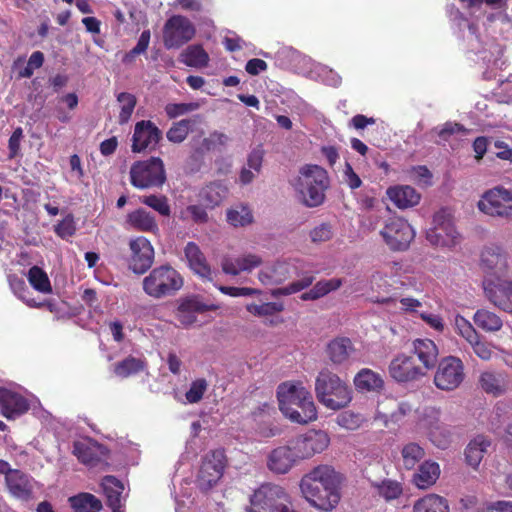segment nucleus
<instances>
[{"instance_id": "obj_59", "label": "nucleus", "mask_w": 512, "mask_h": 512, "mask_svg": "<svg viewBox=\"0 0 512 512\" xmlns=\"http://www.w3.org/2000/svg\"><path fill=\"white\" fill-rule=\"evenodd\" d=\"M332 228L331 225L327 223H322L319 226L315 227L310 232V237L313 242H325L332 238Z\"/></svg>"}, {"instance_id": "obj_15", "label": "nucleus", "mask_w": 512, "mask_h": 512, "mask_svg": "<svg viewBox=\"0 0 512 512\" xmlns=\"http://www.w3.org/2000/svg\"><path fill=\"white\" fill-rule=\"evenodd\" d=\"M73 454L81 463L91 468L105 470L109 466L107 462L109 450L104 445L91 439L75 441Z\"/></svg>"}, {"instance_id": "obj_5", "label": "nucleus", "mask_w": 512, "mask_h": 512, "mask_svg": "<svg viewBox=\"0 0 512 512\" xmlns=\"http://www.w3.org/2000/svg\"><path fill=\"white\" fill-rule=\"evenodd\" d=\"M184 284L181 274L170 265H161L143 279V291L154 299L175 295Z\"/></svg>"}, {"instance_id": "obj_24", "label": "nucleus", "mask_w": 512, "mask_h": 512, "mask_svg": "<svg viewBox=\"0 0 512 512\" xmlns=\"http://www.w3.org/2000/svg\"><path fill=\"white\" fill-rule=\"evenodd\" d=\"M30 408L28 400L19 393L0 387V413L7 418L15 419Z\"/></svg>"}, {"instance_id": "obj_57", "label": "nucleus", "mask_w": 512, "mask_h": 512, "mask_svg": "<svg viewBox=\"0 0 512 512\" xmlns=\"http://www.w3.org/2000/svg\"><path fill=\"white\" fill-rule=\"evenodd\" d=\"M469 344L474 353L482 360H490L494 354L491 344L482 340L481 336H478L477 339L473 340V342H470Z\"/></svg>"}, {"instance_id": "obj_19", "label": "nucleus", "mask_w": 512, "mask_h": 512, "mask_svg": "<svg viewBox=\"0 0 512 512\" xmlns=\"http://www.w3.org/2000/svg\"><path fill=\"white\" fill-rule=\"evenodd\" d=\"M129 246L131 249L130 269L136 274H144L150 269L154 261L153 246L143 236L132 239Z\"/></svg>"}, {"instance_id": "obj_64", "label": "nucleus", "mask_w": 512, "mask_h": 512, "mask_svg": "<svg viewBox=\"0 0 512 512\" xmlns=\"http://www.w3.org/2000/svg\"><path fill=\"white\" fill-rule=\"evenodd\" d=\"M264 151L257 148L251 151L247 158V167L252 169L255 173H260L263 163Z\"/></svg>"}, {"instance_id": "obj_42", "label": "nucleus", "mask_w": 512, "mask_h": 512, "mask_svg": "<svg viewBox=\"0 0 512 512\" xmlns=\"http://www.w3.org/2000/svg\"><path fill=\"white\" fill-rule=\"evenodd\" d=\"M29 284L38 292L49 294L52 286L47 273L37 265L32 266L27 273Z\"/></svg>"}, {"instance_id": "obj_41", "label": "nucleus", "mask_w": 512, "mask_h": 512, "mask_svg": "<svg viewBox=\"0 0 512 512\" xmlns=\"http://www.w3.org/2000/svg\"><path fill=\"white\" fill-rule=\"evenodd\" d=\"M341 285L342 280L338 278L320 280L309 291L302 293L300 298L303 301L317 300L328 293L337 290Z\"/></svg>"}, {"instance_id": "obj_47", "label": "nucleus", "mask_w": 512, "mask_h": 512, "mask_svg": "<svg viewBox=\"0 0 512 512\" xmlns=\"http://www.w3.org/2000/svg\"><path fill=\"white\" fill-rule=\"evenodd\" d=\"M403 465L406 469H413L424 457V449L417 443H408L402 449Z\"/></svg>"}, {"instance_id": "obj_50", "label": "nucleus", "mask_w": 512, "mask_h": 512, "mask_svg": "<svg viewBox=\"0 0 512 512\" xmlns=\"http://www.w3.org/2000/svg\"><path fill=\"white\" fill-rule=\"evenodd\" d=\"M140 202L153 210L157 211L160 215L170 216L171 209L168 199L164 195H147L140 197Z\"/></svg>"}, {"instance_id": "obj_11", "label": "nucleus", "mask_w": 512, "mask_h": 512, "mask_svg": "<svg viewBox=\"0 0 512 512\" xmlns=\"http://www.w3.org/2000/svg\"><path fill=\"white\" fill-rule=\"evenodd\" d=\"M465 379V367L462 360L455 356H447L440 360L435 375L434 384L442 391L457 389Z\"/></svg>"}, {"instance_id": "obj_62", "label": "nucleus", "mask_w": 512, "mask_h": 512, "mask_svg": "<svg viewBox=\"0 0 512 512\" xmlns=\"http://www.w3.org/2000/svg\"><path fill=\"white\" fill-rule=\"evenodd\" d=\"M184 213L189 214L193 222L197 224H204L209 219L205 208L200 205H189Z\"/></svg>"}, {"instance_id": "obj_21", "label": "nucleus", "mask_w": 512, "mask_h": 512, "mask_svg": "<svg viewBox=\"0 0 512 512\" xmlns=\"http://www.w3.org/2000/svg\"><path fill=\"white\" fill-rule=\"evenodd\" d=\"M300 460L291 448L290 441L286 445L278 446L270 451L267 457V468L274 474L284 475L289 473Z\"/></svg>"}, {"instance_id": "obj_6", "label": "nucleus", "mask_w": 512, "mask_h": 512, "mask_svg": "<svg viewBox=\"0 0 512 512\" xmlns=\"http://www.w3.org/2000/svg\"><path fill=\"white\" fill-rule=\"evenodd\" d=\"M250 512H298L293 508L290 495L277 484L264 483L250 498Z\"/></svg>"}, {"instance_id": "obj_30", "label": "nucleus", "mask_w": 512, "mask_h": 512, "mask_svg": "<svg viewBox=\"0 0 512 512\" xmlns=\"http://www.w3.org/2000/svg\"><path fill=\"white\" fill-rule=\"evenodd\" d=\"M387 196L399 209H406L417 205L420 194L411 186H394L387 190Z\"/></svg>"}, {"instance_id": "obj_16", "label": "nucleus", "mask_w": 512, "mask_h": 512, "mask_svg": "<svg viewBox=\"0 0 512 512\" xmlns=\"http://www.w3.org/2000/svg\"><path fill=\"white\" fill-rule=\"evenodd\" d=\"M388 372L398 383L412 382L426 375L423 368L415 363L413 355L406 353H399L391 360Z\"/></svg>"}, {"instance_id": "obj_46", "label": "nucleus", "mask_w": 512, "mask_h": 512, "mask_svg": "<svg viewBox=\"0 0 512 512\" xmlns=\"http://www.w3.org/2000/svg\"><path fill=\"white\" fill-rule=\"evenodd\" d=\"M192 125L191 119L174 122L166 133L168 141L176 144L182 143L187 138Z\"/></svg>"}, {"instance_id": "obj_22", "label": "nucleus", "mask_w": 512, "mask_h": 512, "mask_svg": "<svg viewBox=\"0 0 512 512\" xmlns=\"http://www.w3.org/2000/svg\"><path fill=\"white\" fill-rule=\"evenodd\" d=\"M484 290L486 297L495 307L512 315V280L490 281Z\"/></svg>"}, {"instance_id": "obj_1", "label": "nucleus", "mask_w": 512, "mask_h": 512, "mask_svg": "<svg viewBox=\"0 0 512 512\" xmlns=\"http://www.w3.org/2000/svg\"><path fill=\"white\" fill-rule=\"evenodd\" d=\"M343 481V475L332 466L321 464L303 475L299 487L311 507L331 512L340 502Z\"/></svg>"}, {"instance_id": "obj_31", "label": "nucleus", "mask_w": 512, "mask_h": 512, "mask_svg": "<svg viewBox=\"0 0 512 512\" xmlns=\"http://www.w3.org/2000/svg\"><path fill=\"white\" fill-rule=\"evenodd\" d=\"M126 224L129 228L142 232H156L158 224L155 217L143 208L136 209L127 214Z\"/></svg>"}, {"instance_id": "obj_38", "label": "nucleus", "mask_w": 512, "mask_h": 512, "mask_svg": "<svg viewBox=\"0 0 512 512\" xmlns=\"http://www.w3.org/2000/svg\"><path fill=\"white\" fill-rule=\"evenodd\" d=\"M473 321L478 328L485 332H497L503 326L501 317L488 309H478L474 313Z\"/></svg>"}, {"instance_id": "obj_45", "label": "nucleus", "mask_w": 512, "mask_h": 512, "mask_svg": "<svg viewBox=\"0 0 512 512\" xmlns=\"http://www.w3.org/2000/svg\"><path fill=\"white\" fill-rule=\"evenodd\" d=\"M227 221L234 227H243L253 221V215L248 206L239 205L227 211Z\"/></svg>"}, {"instance_id": "obj_34", "label": "nucleus", "mask_w": 512, "mask_h": 512, "mask_svg": "<svg viewBox=\"0 0 512 512\" xmlns=\"http://www.w3.org/2000/svg\"><path fill=\"white\" fill-rule=\"evenodd\" d=\"M354 385L361 391H380L384 387V380L379 373L363 368L355 375Z\"/></svg>"}, {"instance_id": "obj_28", "label": "nucleus", "mask_w": 512, "mask_h": 512, "mask_svg": "<svg viewBox=\"0 0 512 512\" xmlns=\"http://www.w3.org/2000/svg\"><path fill=\"white\" fill-rule=\"evenodd\" d=\"M355 348L352 341L347 337H336L326 346V354L334 365L346 363Z\"/></svg>"}, {"instance_id": "obj_8", "label": "nucleus", "mask_w": 512, "mask_h": 512, "mask_svg": "<svg viewBox=\"0 0 512 512\" xmlns=\"http://www.w3.org/2000/svg\"><path fill=\"white\" fill-rule=\"evenodd\" d=\"M166 181L164 163L159 157L136 161L130 168L131 185L137 189L162 187Z\"/></svg>"}, {"instance_id": "obj_60", "label": "nucleus", "mask_w": 512, "mask_h": 512, "mask_svg": "<svg viewBox=\"0 0 512 512\" xmlns=\"http://www.w3.org/2000/svg\"><path fill=\"white\" fill-rule=\"evenodd\" d=\"M413 180L422 185H431L432 173L426 166H416L411 170Z\"/></svg>"}, {"instance_id": "obj_37", "label": "nucleus", "mask_w": 512, "mask_h": 512, "mask_svg": "<svg viewBox=\"0 0 512 512\" xmlns=\"http://www.w3.org/2000/svg\"><path fill=\"white\" fill-rule=\"evenodd\" d=\"M413 512H449L448 501L437 494H428L414 503Z\"/></svg>"}, {"instance_id": "obj_33", "label": "nucleus", "mask_w": 512, "mask_h": 512, "mask_svg": "<svg viewBox=\"0 0 512 512\" xmlns=\"http://www.w3.org/2000/svg\"><path fill=\"white\" fill-rule=\"evenodd\" d=\"M490 445L491 442L487 437L483 435L476 436L469 442L465 449V458L467 463L473 468H477Z\"/></svg>"}, {"instance_id": "obj_61", "label": "nucleus", "mask_w": 512, "mask_h": 512, "mask_svg": "<svg viewBox=\"0 0 512 512\" xmlns=\"http://www.w3.org/2000/svg\"><path fill=\"white\" fill-rule=\"evenodd\" d=\"M55 233L64 238L75 233V225L72 216H67L55 226Z\"/></svg>"}, {"instance_id": "obj_27", "label": "nucleus", "mask_w": 512, "mask_h": 512, "mask_svg": "<svg viewBox=\"0 0 512 512\" xmlns=\"http://www.w3.org/2000/svg\"><path fill=\"white\" fill-rule=\"evenodd\" d=\"M413 353L421 362V368L426 372L435 367L438 358V348L431 339H416L413 342Z\"/></svg>"}, {"instance_id": "obj_58", "label": "nucleus", "mask_w": 512, "mask_h": 512, "mask_svg": "<svg viewBox=\"0 0 512 512\" xmlns=\"http://www.w3.org/2000/svg\"><path fill=\"white\" fill-rule=\"evenodd\" d=\"M23 129L21 127H17L13 133L11 134L8 140V159L12 160L16 158L20 154V145L23 139Z\"/></svg>"}, {"instance_id": "obj_7", "label": "nucleus", "mask_w": 512, "mask_h": 512, "mask_svg": "<svg viewBox=\"0 0 512 512\" xmlns=\"http://www.w3.org/2000/svg\"><path fill=\"white\" fill-rule=\"evenodd\" d=\"M460 238L452 211L449 208H441L433 216L432 226L426 232V239L433 246L451 248L460 242Z\"/></svg>"}, {"instance_id": "obj_63", "label": "nucleus", "mask_w": 512, "mask_h": 512, "mask_svg": "<svg viewBox=\"0 0 512 512\" xmlns=\"http://www.w3.org/2000/svg\"><path fill=\"white\" fill-rule=\"evenodd\" d=\"M431 441L441 449L447 448L450 443L449 432L445 429L436 428L430 432Z\"/></svg>"}, {"instance_id": "obj_26", "label": "nucleus", "mask_w": 512, "mask_h": 512, "mask_svg": "<svg viewBox=\"0 0 512 512\" xmlns=\"http://www.w3.org/2000/svg\"><path fill=\"white\" fill-rule=\"evenodd\" d=\"M261 264L262 259L260 256L249 253L237 258L224 256L221 261V268L225 274L237 276L241 272H249Z\"/></svg>"}, {"instance_id": "obj_10", "label": "nucleus", "mask_w": 512, "mask_h": 512, "mask_svg": "<svg viewBox=\"0 0 512 512\" xmlns=\"http://www.w3.org/2000/svg\"><path fill=\"white\" fill-rule=\"evenodd\" d=\"M195 26L183 15L168 18L163 27V43L167 49H178L194 38Z\"/></svg>"}, {"instance_id": "obj_2", "label": "nucleus", "mask_w": 512, "mask_h": 512, "mask_svg": "<svg viewBox=\"0 0 512 512\" xmlns=\"http://www.w3.org/2000/svg\"><path fill=\"white\" fill-rule=\"evenodd\" d=\"M279 409L291 422L307 424L317 419L311 393L300 383L284 382L278 386Z\"/></svg>"}, {"instance_id": "obj_3", "label": "nucleus", "mask_w": 512, "mask_h": 512, "mask_svg": "<svg viewBox=\"0 0 512 512\" xmlns=\"http://www.w3.org/2000/svg\"><path fill=\"white\" fill-rule=\"evenodd\" d=\"M328 172L321 166L306 164L299 170L294 187L301 195L307 207H318L325 200V192L329 188Z\"/></svg>"}, {"instance_id": "obj_49", "label": "nucleus", "mask_w": 512, "mask_h": 512, "mask_svg": "<svg viewBox=\"0 0 512 512\" xmlns=\"http://www.w3.org/2000/svg\"><path fill=\"white\" fill-rule=\"evenodd\" d=\"M479 383L481 388L488 394L499 396L504 393L505 388L500 378L493 372H483L480 375Z\"/></svg>"}, {"instance_id": "obj_48", "label": "nucleus", "mask_w": 512, "mask_h": 512, "mask_svg": "<svg viewBox=\"0 0 512 512\" xmlns=\"http://www.w3.org/2000/svg\"><path fill=\"white\" fill-rule=\"evenodd\" d=\"M117 101L121 104L118 122L119 124H125L132 116L137 104V99L135 95L131 93L121 92L117 95Z\"/></svg>"}, {"instance_id": "obj_35", "label": "nucleus", "mask_w": 512, "mask_h": 512, "mask_svg": "<svg viewBox=\"0 0 512 512\" xmlns=\"http://www.w3.org/2000/svg\"><path fill=\"white\" fill-rule=\"evenodd\" d=\"M440 475L438 463L425 461L419 466L418 472L413 477V482L420 489H427L432 486Z\"/></svg>"}, {"instance_id": "obj_55", "label": "nucleus", "mask_w": 512, "mask_h": 512, "mask_svg": "<svg viewBox=\"0 0 512 512\" xmlns=\"http://www.w3.org/2000/svg\"><path fill=\"white\" fill-rule=\"evenodd\" d=\"M437 135L443 141H448L454 134H467L468 129L460 123L447 121L442 126L435 128Z\"/></svg>"}, {"instance_id": "obj_32", "label": "nucleus", "mask_w": 512, "mask_h": 512, "mask_svg": "<svg viewBox=\"0 0 512 512\" xmlns=\"http://www.w3.org/2000/svg\"><path fill=\"white\" fill-rule=\"evenodd\" d=\"M228 195V188L219 181L211 182L203 187L199 193L200 200L207 208L219 206Z\"/></svg>"}, {"instance_id": "obj_44", "label": "nucleus", "mask_w": 512, "mask_h": 512, "mask_svg": "<svg viewBox=\"0 0 512 512\" xmlns=\"http://www.w3.org/2000/svg\"><path fill=\"white\" fill-rule=\"evenodd\" d=\"M145 362L139 358L128 356L115 364L114 373L121 378H127L144 370Z\"/></svg>"}, {"instance_id": "obj_36", "label": "nucleus", "mask_w": 512, "mask_h": 512, "mask_svg": "<svg viewBox=\"0 0 512 512\" xmlns=\"http://www.w3.org/2000/svg\"><path fill=\"white\" fill-rule=\"evenodd\" d=\"M290 276L289 264L277 262L271 267H267L259 273V280L264 285H274L284 282Z\"/></svg>"}, {"instance_id": "obj_25", "label": "nucleus", "mask_w": 512, "mask_h": 512, "mask_svg": "<svg viewBox=\"0 0 512 512\" xmlns=\"http://www.w3.org/2000/svg\"><path fill=\"white\" fill-rule=\"evenodd\" d=\"M184 255L189 268L194 274L204 281H212L211 267L204 253L195 242L190 241L186 244L184 248Z\"/></svg>"}, {"instance_id": "obj_17", "label": "nucleus", "mask_w": 512, "mask_h": 512, "mask_svg": "<svg viewBox=\"0 0 512 512\" xmlns=\"http://www.w3.org/2000/svg\"><path fill=\"white\" fill-rule=\"evenodd\" d=\"M162 139V131L150 120H141L135 124L131 150L140 153L153 151Z\"/></svg>"}, {"instance_id": "obj_40", "label": "nucleus", "mask_w": 512, "mask_h": 512, "mask_svg": "<svg viewBox=\"0 0 512 512\" xmlns=\"http://www.w3.org/2000/svg\"><path fill=\"white\" fill-rule=\"evenodd\" d=\"M69 503L74 512H100L101 501L90 493H79L69 498Z\"/></svg>"}, {"instance_id": "obj_53", "label": "nucleus", "mask_w": 512, "mask_h": 512, "mask_svg": "<svg viewBox=\"0 0 512 512\" xmlns=\"http://www.w3.org/2000/svg\"><path fill=\"white\" fill-rule=\"evenodd\" d=\"M151 33L150 30L142 31L138 42L134 48L127 52L123 58V62L131 63L137 55L145 53L150 43Z\"/></svg>"}, {"instance_id": "obj_51", "label": "nucleus", "mask_w": 512, "mask_h": 512, "mask_svg": "<svg viewBox=\"0 0 512 512\" xmlns=\"http://www.w3.org/2000/svg\"><path fill=\"white\" fill-rule=\"evenodd\" d=\"M454 323L457 333L468 343L473 342V340L480 336L473 325L465 317L459 314L456 315Z\"/></svg>"}, {"instance_id": "obj_56", "label": "nucleus", "mask_w": 512, "mask_h": 512, "mask_svg": "<svg viewBox=\"0 0 512 512\" xmlns=\"http://www.w3.org/2000/svg\"><path fill=\"white\" fill-rule=\"evenodd\" d=\"M208 383L204 378L193 381L185 397L189 403H198L206 392Z\"/></svg>"}, {"instance_id": "obj_9", "label": "nucleus", "mask_w": 512, "mask_h": 512, "mask_svg": "<svg viewBox=\"0 0 512 512\" xmlns=\"http://www.w3.org/2000/svg\"><path fill=\"white\" fill-rule=\"evenodd\" d=\"M386 245L392 251L406 250L415 237L411 225L403 218L389 217L380 231Z\"/></svg>"}, {"instance_id": "obj_39", "label": "nucleus", "mask_w": 512, "mask_h": 512, "mask_svg": "<svg viewBox=\"0 0 512 512\" xmlns=\"http://www.w3.org/2000/svg\"><path fill=\"white\" fill-rule=\"evenodd\" d=\"M209 60L208 53L200 44L190 45L181 53V62L189 67L204 68Z\"/></svg>"}, {"instance_id": "obj_23", "label": "nucleus", "mask_w": 512, "mask_h": 512, "mask_svg": "<svg viewBox=\"0 0 512 512\" xmlns=\"http://www.w3.org/2000/svg\"><path fill=\"white\" fill-rule=\"evenodd\" d=\"M5 485L9 494L18 500L28 502L34 498L32 477L19 469L5 477Z\"/></svg>"}, {"instance_id": "obj_43", "label": "nucleus", "mask_w": 512, "mask_h": 512, "mask_svg": "<svg viewBox=\"0 0 512 512\" xmlns=\"http://www.w3.org/2000/svg\"><path fill=\"white\" fill-rule=\"evenodd\" d=\"M377 494L386 501L398 499L403 493L402 484L396 480L384 479L373 484Z\"/></svg>"}, {"instance_id": "obj_4", "label": "nucleus", "mask_w": 512, "mask_h": 512, "mask_svg": "<svg viewBox=\"0 0 512 512\" xmlns=\"http://www.w3.org/2000/svg\"><path fill=\"white\" fill-rule=\"evenodd\" d=\"M315 393L318 401L332 410H340L352 400V390L348 384L327 368L322 369L316 377Z\"/></svg>"}, {"instance_id": "obj_18", "label": "nucleus", "mask_w": 512, "mask_h": 512, "mask_svg": "<svg viewBox=\"0 0 512 512\" xmlns=\"http://www.w3.org/2000/svg\"><path fill=\"white\" fill-rule=\"evenodd\" d=\"M508 253L500 246H488L481 252L480 267L484 273L500 278L509 271Z\"/></svg>"}, {"instance_id": "obj_29", "label": "nucleus", "mask_w": 512, "mask_h": 512, "mask_svg": "<svg viewBox=\"0 0 512 512\" xmlns=\"http://www.w3.org/2000/svg\"><path fill=\"white\" fill-rule=\"evenodd\" d=\"M101 487L106 496V504L112 512H122L123 483L115 476L107 475L103 477Z\"/></svg>"}, {"instance_id": "obj_13", "label": "nucleus", "mask_w": 512, "mask_h": 512, "mask_svg": "<svg viewBox=\"0 0 512 512\" xmlns=\"http://www.w3.org/2000/svg\"><path fill=\"white\" fill-rule=\"evenodd\" d=\"M481 212L506 219H512V191L496 187L486 191L478 202Z\"/></svg>"}, {"instance_id": "obj_12", "label": "nucleus", "mask_w": 512, "mask_h": 512, "mask_svg": "<svg viewBox=\"0 0 512 512\" xmlns=\"http://www.w3.org/2000/svg\"><path fill=\"white\" fill-rule=\"evenodd\" d=\"M225 453L222 449L212 450L202 460L196 484L203 492L209 491L223 476L225 468Z\"/></svg>"}, {"instance_id": "obj_54", "label": "nucleus", "mask_w": 512, "mask_h": 512, "mask_svg": "<svg viewBox=\"0 0 512 512\" xmlns=\"http://www.w3.org/2000/svg\"><path fill=\"white\" fill-rule=\"evenodd\" d=\"M199 103H169L165 106V112L169 119H174L179 116L185 115L189 112L195 111L199 108Z\"/></svg>"}, {"instance_id": "obj_20", "label": "nucleus", "mask_w": 512, "mask_h": 512, "mask_svg": "<svg viewBox=\"0 0 512 512\" xmlns=\"http://www.w3.org/2000/svg\"><path fill=\"white\" fill-rule=\"evenodd\" d=\"M217 309V305H208L201 302L197 296H189L178 300L175 317L180 323V326L188 328L197 321V313L215 311Z\"/></svg>"}, {"instance_id": "obj_14", "label": "nucleus", "mask_w": 512, "mask_h": 512, "mask_svg": "<svg viewBox=\"0 0 512 512\" xmlns=\"http://www.w3.org/2000/svg\"><path fill=\"white\" fill-rule=\"evenodd\" d=\"M290 443L298 459L302 461L323 452L328 447L330 439L324 431L309 430L291 439Z\"/></svg>"}, {"instance_id": "obj_52", "label": "nucleus", "mask_w": 512, "mask_h": 512, "mask_svg": "<svg viewBox=\"0 0 512 512\" xmlns=\"http://www.w3.org/2000/svg\"><path fill=\"white\" fill-rule=\"evenodd\" d=\"M313 281L314 277L312 275H306L302 277L300 280L290 283L288 286L273 290L272 295L280 296L294 294L312 285Z\"/></svg>"}]
</instances>
